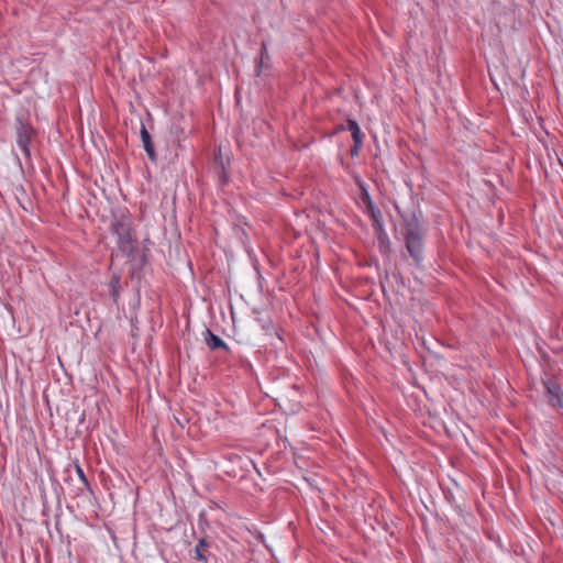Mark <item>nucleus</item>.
<instances>
[{
  "label": "nucleus",
  "instance_id": "f257e3e1",
  "mask_svg": "<svg viewBox=\"0 0 563 563\" xmlns=\"http://www.w3.org/2000/svg\"><path fill=\"white\" fill-rule=\"evenodd\" d=\"M404 236L408 253L417 264L422 262L423 243L419 220L415 214L404 217Z\"/></svg>",
  "mask_w": 563,
  "mask_h": 563
},
{
  "label": "nucleus",
  "instance_id": "f03ea898",
  "mask_svg": "<svg viewBox=\"0 0 563 563\" xmlns=\"http://www.w3.org/2000/svg\"><path fill=\"white\" fill-rule=\"evenodd\" d=\"M32 134V126L19 120L16 128V143L25 156H30L29 144L31 142Z\"/></svg>",
  "mask_w": 563,
  "mask_h": 563
},
{
  "label": "nucleus",
  "instance_id": "7ed1b4c3",
  "mask_svg": "<svg viewBox=\"0 0 563 563\" xmlns=\"http://www.w3.org/2000/svg\"><path fill=\"white\" fill-rule=\"evenodd\" d=\"M543 386L547 390V395H548V398H549V402L553 406V407H561L562 406V401H561V388L560 386L552 379H547L543 382Z\"/></svg>",
  "mask_w": 563,
  "mask_h": 563
},
{
  "label": "nucleus",
  "instance_id": "20e7f679",
  "mask_svg": "<svg viewBox=\"0 0 563 563\" xmlns=\"http://www.w3.org/2000/svg\"><path fill=\"white\" fill-rule=\"evenodd\" d=\"M206 343L210 350L228 349L223 340L213 334L209 329L206 330Z\"/></svg>",
  "mask_w": 563,
  "mask_h": 563
},
{
  "label": "nucleus",
  "instance_id": "39448f33",
  "mask_svg": "<svg viewBox=\"0 0 563 563\" xmlns=\"http://www.w3.org/2000/svg\"><path fill=\"white\" fill-rule=\"evenodd\" d=\"M346 129L351 132L354 143L363 144V135L355 120L349 119L346 121Z\"/></svg>",
  "mask_w": 563,
  "mask_h": 563
},
{
  "label": "nucleus",
  "instance_id": "423d86ee",
  "mask_svg": "<svg viewBox=\"0 0 563 563\" xmlns=\"http://www.w3.org/2000/svg\"><path fill=\"white\" fill-rule=\"evenodd\" d=\"M112 231L120 238L122 241H130V228L124 222H115L112 224Z\"/></svg>",
  "mask_w": 563,
  "mask_h": 563
},
{
  "label": "nucleus",
  "instance_id": "0eeeda50",
  "mask_svg": "<svg viewBox=\"0 0 563 563\" xmlns=\"http://www.w3.org/2000/svg\"><path fill=\"white\" fill-rule=\"evenodd\" d=\"M141 139L143 142L144 150L146 151L148 157L151 159H154L155 153H154L153 144L151 141V135L144 125H142V129H141Z\"/></svg>",
  "mask_w": 563,
  "mask_h": 563
},
{
  "label": "nucleus",
  "instance_id": "6e6552de",
  "mask_svg": "<svg viewBox=\"0 0 563 563\" xmlns=\"http://www.w3.org/2000/svg\"><path fill=\"white\" fill-rule=\"evenodd\" d=\"M109 287L111 297L114 301H117L120 294V276L118 274L112 275L109 282Z\"/></svg>",
  "mask_w": 563,
  "mask_h": 563
},
{
  "label": "nucleus",
  "instance_id": "1a4fd4ad",
  "mask_svg": "<svg viewBox=\"0 0 563 563\" xmlns=\"http://www.w3.org/2000/svg\"><path fill=\"white\" fill-rule=\"evenodd\" d=\"M205 545H206V541H205V539H201V540H199L198 545L195 549L196 559L199 560V561H205L206 560V556L201 552V548L205 547Z\"/></svg>",
  "mask_w": 563,
  "mask_h": 563
},
{
  "label": "nucleus",
  "instance_id": "9d476101",
  "mask_svg": "<svg viewBox=\"0 0 563 563\" xmlns=\"http://www.w3.org/2000/svg\"><path fill=\"white\" fill-rule=\"evenodd\" d=\"M366 198L368 200V208H369V210L372 212V217H373V219L377 220V218L380 217V212H379V210H375L372 201L369 200L368 195H366Z\"/></svg>",
  "mask_w": 563,
  "mask_h": 563
},
{
  "label": "nucleus",
  "instance_id": "9b49d317",
  "mask_svg": "<svg viewBox=\"0 0 563 563\" xmlns=\"http://www.w3.org/2000/svg\"><path fill=\"white\" fill-rule=\"evenodd\" d=\"M76 468H77V474H78L79 478L81 479V482H82L86 486H88V485H89V482H88V479H87V477H86V475H85V473H84L82 468H81L80 466H78V465L76 466Z\"/></svg>",
  "mask_w": 563,
  "mask_h": 563
},
{
  "label": "nucleus",
  "instance_id": "f8f14e48",
  "mask_svg": "<svg viewBox=\"0 0 563 563\" xmlns=\"http://www.w3.org/2000/svg\"><path fill=\"white\" fill-rule=\"evenodd\" d=\"M361 146H362V144H356V143H354V145H353V147H352V150H351V154H352L353 156H354V155H357L358 150H360V147H361Z\"/></svg>",
  "mask_w": 563,
  "mask_h": 563
},
{
  "label": "nucleus",
  "instance_id": "ddd939ff",
  "mask_svg": "<svg viewBox=\"0 0 563 563\" xmlns=\"http://www.w3.org/2000/svg\"><path fill=\"white\" fill-rule=\"evenodd\" d=\"M266 53V47L265 45H263V48H262V58L264 57V54Z\"/></svg>",
  "mask_w": 563,
  "mask_h": 563
}]
</instances>
